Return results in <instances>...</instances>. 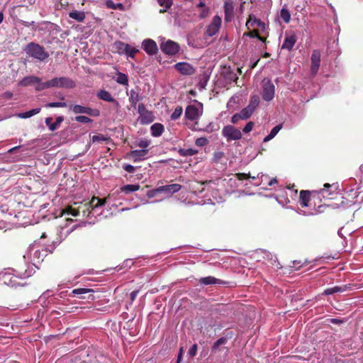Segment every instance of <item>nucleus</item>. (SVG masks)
<instances>
[{"label": "nucleus", "mask_w": 363, "mask_h": 363, "mask_svg": "<svg viewBox=\"0 0 363 363\" xmlns=\"http://www.w3.org/2000/svg\"><path fill=\"white\" fill-rule=\"evenodd\" d=\"M26 50L28 55L40 61H44L49 57L45 49L36 43H30L28 45Z\"/></svg>", "instance_id": "obj_1"}, {"label": "nucleus", "mask_w": 363, "mask_h": 363, "mask_svg": "<svg viewBox=\"0 0 363 363\" xmlns=\"http://www.w3.org/2000/svg\"><path fill=\"white\" fill-rule=\"evenodd\" d=\"M203 114V105L201 103L190 104L185 110V117L190 121H196Z\"/></svg>", "instance_id": "obj_2"}, {"label": "nucleus", "mask_w": 363, "mask_h": 363, "mask_svg": "<svg viewBox=\"0 0 363 363\" xmlns=\"http://www.w3.org/2000/svg\"><path fill=\"white\" fill-rule=\"evenodd\" d=\"M24 259L29 260L33 266L40 264L44 257L43 253L37 247H30L26 254L23 256Z\"/></svg>", "instance_id": "obj_3"}, {"label": "nucleus", "mask_w": 363, "mask_h": 363, "mask_svg": "<svg viewBox=\"0 0 363 363\" xmlns=\"http://www.w3.org/2000/svg\"><path fill=\"white\" fill-rule=\"evenodd\" d=\"M138 111L139 113L138 120L141 124H150L154 121L155 116L152 112L148 111L143 104H140L138 105Z\"/></svg>", "instance_id": "obj_4"}, {"label": "nucleus", "mask_w": 363, "mask_h": 363, "mask_svg": "<svg viewBox=\"0 0 363 363\" xmlns=\"http://www.w3.org/2000/svg\"><path fill=\"white\" fill-rule=\"evenodd\" d=\"M222 135L228 141L238 140L242 138L241 131L230 125L224 126L222 130Z\"/></svg>", "instance_id": "obj_5"}, {"label": "nucleus", "mask_w": 363, "mask_h": 363, "mask_svg": "<svg viewBox=\"0 0 363 363\" xmlns=\"http://www.w3.org/2000/svg\"><path fill=\"white\" fill-rule=\"evenodd\" d=\"M262 84V98L264 101H270L274 96V85L269 79H264Z\"/></svg>", "instance_id": "obj_6"}, {"label": "nucleus", "mask_w": 363, "mask_h": 363, "mask_svg": "<svg viewBox=\"0 0 363 363\" xmlns=\"http://www.w3.org/2000/svg\"><path fill=\"white\" fill-rule=\"evenodd\" d=\"M32 274H33V269H28L25 270L23 272L17 271L16 277H20L21 279H26V278L30 277L32 275ZM15 277H16V276H15ZM13 278H14V277H13ZM12 279H13V277H10L9 274L6 273L3 276V280L5 284L10 285L11 286H15L18 284L16 282V280H13Z\"/></svg>", "instance_id": "obj_7"}, {"label": "nucleus", "mask_w": 363, "mask_h": 363, "mask_svg": "<svg viewBox=\"0 0 363 363\" xmlns=\"http://www.w3.org/2000/svg\"><path fill=\"white\" fill-rule=\"evenodd\" d=\"M160 48L164 53L173 55L179 52V45L177 43L171 40H168L160 45Z\"/></svg>", "instance_id": "obj_8"}, {"label": "nucleus", "mask_w": 363, "mask_h": 363, "mask_svg": "<svg viewBox=\"0 0 363 363\" xmlns=\"http://www.w3.org/2000/svg\"><path fill=\"white\" fill-rule=\"evenodd\" d=\"M70 108L76 114L85 113V114L91 116H95V117L99 116L100 114L99 111L97 109H93L89 107L83 106L81 105L71 106Z\"/></svg>", "instance_id": "obj_9"}, {"label": "nucleus", "mask_w": 363, "mask_h": 363, "mask_svg": "<svg viewBox=\"0 0 363 363\" xmlns=\"http://www.w3.org/2000/svg\"><path fill=\"white\" fill-rule=\"evenodd\" d=\"M149 150H135L128 152L126 157L134 162H140L147 157Z\"/></svg>", "instance_id": "obj_10"}, {"label": "nucleus", "mask_w": 363, "mask_h": 363, "mask_svg": "<svg viewBox=\"0 0 363 363\" xmlns=\"http://www.w3.org/2000/svg\"><path fill=\"white\" fill-rule=\"evenodd\" d=\"M220 25L221 18L219 16H215L213 18L211 23L207 27L206 34L208 36H213L216 35L218 32L220 28Z\"/></svg>", "instance_id": "obj_11"}, {"label": "nucleus", "mask_w": 363, "mask_h": 363, "mask_svg": "<svg viewBox=\"0 0 363 363\" xmlns=\"http://www.w3.org/2000/svg\"><path fill=\"white\" fill-rule=\"evenodd\" d=\"M105 203H106V199H101L98 197H93L91 199V202L89 203V204L88 206L84 205V207H86V209H84L82 211L84 215L89 216V213H91L90 208H91V210H94L95 208H97L98 207L104 206L105 204Z\"/></svg>", "instance_id": "obj_12"}, {"label": "nucleus", "mask_w": 363, "mask_h": 363, "mask_svg": "<svg viewBox=\"0 0 363 363\" xmlns=\"http://www.w3.org/2000/svg\"><path fill=\"white\" fill-rule=\"evenodd\" d=\"M311 72L315 75L319 69L320 63V53L318 50H313L311 57Z\"/></svg>", "instance_id": "obj_13"}, {"label": "nucleus", "mask_w": 363, "mask_h": 363, "mask_svg": "<svg viewBox=\"0 0 363 363\" xmlns=\"http://www.w3.org/2000/svg\"><path fill=\"white\" fill-rule=\"evenodd\" d=\"M174 67L184 75H191L195 72V69L188 62H178L174 65Z\"/></svg>", "instance_id": "obj_14"}, {"label": "nucleus", "mask_w": 363, "mask_h": 363, "mask_svg": "<svg viewBox=\"0 0 363 363\" xmlns=\"http://www.w3.org/2000/svg\"><path fill=\"white\" fill-rule=\"evenodd\" d=\"M182 189V186L179 184H173L165 186H161L157 188V191L160 193H164L167 196H169L172 194L178 192Z\"/></svg>", "instance_id": "obj_15"}, {"label": "nucleus", "mask_w": 363, "mask_h": 363, "mask_svg": "<svg viewBox=\"0 0 363 363\" xmlns=\"http://www.w3.org/2000/svg\"><path fill=\"white\" fill-rule=\"evenodd\" d=\"M60 88V77H55L50 80H48L42 84H39L36 86L35 89L38 91H42L48 88Z\"/></svg>", "instance_id": "obj_16"}, {"label": "nucleus", "mask_w": 363, "mask_h": 363, "mask_svg": "<svg viewBox=\"0 0 363 363\" xmlns=\"http://www.w3.org/2000/svg\"><path fill=\"white\" fill-rule=\"evenodd\" d=\"M142 48L148 55L155 54L157 51L156 43L151 39H146L143 40Z\"/></svg>", "instance_id": "obj_17"}, {"label": "nucleus", "mask_w": 363, "mask_h": 363, "mask_svg": "<svg viewBox=\"0 0 363 363\" xmlns=\"http://www.w3.org/2000/svg\"><path fill=\"white\" fill-rule=\"evenodd\" d=\"M225 21H230L234 16V5L232 1L226 0L224 3Z\"/></svg>", "instance_id": "obj_18"}, {"label": "nucleus", "mask_w": 363, "mask_h": 363, "mask_svg": "<svg viewBox=\"0 0 363 363\" xmlns=\"http://www.w3.org/2000/svg\"><path fill=\"white\" fill-rule=\"evenodd\" d=\"M40 79L35 76H28L24 77L22 80L18 82V85L21 86H27L28 85L36 84V86L39 84H42Z\"/></svg>", "instance_id": "obj_19"}, {"label": "nucleus", "mask_w": 363, "mask_h": 363, "mask_svg": "<svg viewBox=\"0 0 363 363\" xmlns=\"http://www.w3.org/2000/svg\"><path fill=\"white\" fill-rule=\"evenodd\" d=\"M63 121H64L63 116H58L56 118L55 122L52 123V118L48 117V118H45V124L49 128L50 130L54 131V130H55L56 129L58 128V127L60 126V123Z\"/></svg>", "instance_id": "obj_20"}, {"label": "nucleus", "mask_w": 363, "mask_h": 363, "mask_svg": "<svg viewBox=\"0 0 363 363\" xmlns=\"http://www.w3.org/2000/svg\"><path fill=\"white\" fill-rule=\"evenodd\" d=\"M296 40L297 38L295 35L286 36L282 44L281 48L287 50H291L294 46Z\"/></svg>", "instance_id": "obj_21"}, {"label": "nucleus", "mask_w": 363, "mask_h": 363, "mask_svg": "<svg viewBox=\"0 0 363 363\" xmlns=\"http://www.w3.org/2000/svg\"><path fill=\"white\" fill-rule=\"evenodd\" d=\"M76 84L74 80L66 77H60V88L72 89L75 87Z\"/></svg>", "instance_id": "obj_22"}, {"label": "nucleus", "mask_w": 363, "mask_h": 363, "mask_svg": "<svg viewBox=\"0 0 363 363\" xmlns=\"http://www.w3.org/2000/svg\"><path fill=\"white\" fill-rule=\"evenodd\" d=\"M97 96L101 99V100H104V101H108V102H113L116 104V105L117 106H119L118 104V102L117 101H116L113 96H111V94L106 91V90H100L98 93H97Z\"/></svg>", "instance_id": "obj_23"}, {"label": "nucleus", "mask_w": 363, "mask_h": 363, "mask_svg": "<svg viewBox=\"0 0 363 363\" xmlns=\"http://www.w3.org/2000/svg\"><path fill=\"white\" fill-rule=\"evenodd\" d=\"M199 282L203 285L223 284L225 282L213 277H206L201 278Z\"/></svg>", "instance_id": "obj_24"}, {"label": "nucleus", "mask_w": 363, "mask_h": 363, "mask_svg": "<svg viewBox=\"0 0 363 363\" xmlns=\"http://www.w3.org/2000/svg\"><path fill=\"white\" fill-rule=\"evenodd\" d=\"M164 125L159 123H154L150 127L151 135L153 137L160 136L162 134V133L164 132Z\"/></svg>", "instance_id": "obj_25"}, {"label": "nucleus", "mask_w": 363, "mask_h": 363, "mask_svg": "<svg viewBox=\"0 0 363 363\" xmlns=\"http://www.w3.org/2000/svg\"><path fill=\"white\" fill-rule=\"evenodd\" d=\"M113 48L116 52L120 55H123L125 54L127 51V48H128V44L121 41H117L114 43Z\"/></svg>", "instance_id": "obj_26"}, {"label": "nucleus", "mask_w": 363, "mask_h": 363, "mask_svg": "<svg viewBox=\"0 0 363 363\" xmlns=\"http://www.w3.org/2000/svg\"><path fill=\"white\" fill-rule=\"evenodd\" d=\"M255 26L264 28V23H263L260 20L256 18L255 16H250L249 19L246 23V26L247 28H250V27H253Z\"/></svg>", "instance_id": "obj_27"}, {"label": "nucleus", "mask_w": 363, "mask_h": 363, "mask_svg": "<svg viewBox=\"0 0 363 363\" xmlns=\"http://www.w3.org/2000/svg\"><path fill=\"white\" fill-rule=\"evenodd\" d=\"M69 16L78 22H83L86 17L84 11H79L77 10L69 12Z\"/></svg>", "instance_id": "obj_28"}, {"label": "nucleus", "mask_w": 363, "mask_h": 363, "mask_svg": "<svg viewBox=\"0 0 363 363\" xmlns=\"http://www.w3.org/2000/svg\"><path fill=\"white\" fill-rule=\"evenodd\" d=\"M282 128V125L281 124H279V125H276L275 127H274L269 134L268 135H267L263 141L264 143H267L269 141H270L271 140H272L277 135V133L279 132V130Z\"/></svg>", "instance_id": "obj_29"}, {"label": "nucleus", "mask_w": 363, "mask_h": 363, "mask_svg": "<svg viewBox=\"0 0 363 363\" xmlns=\"http://www.w3.org/2000/svg\"><path fill=\"white\" fill-rule=\"evenodd\" d=\"M40 108H33L26 112L20 113L17 114V116L20 118H28L35 116L40 112Z\"/></svg>", "instance_id": "obj_30"}, {"label": "nucleus", "mask_w": 363, "mask_h": 363, "mask_svg": "<svg viewBox=\"0 0 363 363\" xmlns=\"http://www.w3.org/2000/svg\"><path fill=\"white\" fill-rule=\"evenodd\" d=\"M345 290H346V286H334V287H332V288L326 289L323 291V294H324V295H325V296H328V295L333 294H335V293H341V292H344Z\"/></svg>", "instance_id": "obj_31"}, {"label": "nucleus", "mask_w": 363, "mask_h": 363, "mask_svg": "<svg viewBox=\"0 0 363 363\" xmlns=\"http://www.w3.org/2000/svg\"><path fill=\"white\" fill-rule=\"evenodd\" d=\"M280 18L286 23H289L291 21V13L286 5H284L280 11Z\"/></svg>", "instance_id": "obj_32"}, {"label": "nucleus", "mask_w": 363, "mask_h": 363, "mask_svg": "<svg viewBox=\"0 0 363 363\" xmlns=\"http://www.w3.org/2000/svg\"><path fill=\"white\" fill-rule=\"evenodd\" d=\"M332 187V186L329 184H325L324 188L320 190V193L322 194L323 197H327L328 199H333L334 194H335V191H329L328 189Z\"/></svg>", "instance_id": "obj_33"}, {"label": "nucleus", "mask_w": 363, "mask_h": 363, "mask_svg": "<svg viewBox=\"0 0 363 363\" xmlns=\"http://www.w3.org/2000/svg\"><path fill=\"white\" fill-rule=\"evenodd\" d=\"M310 200V195L306 191H301L300 193V204L303 207L308 206V203Z\"/></svg>", "instance_id": "obj_34"}, {"label": "nucleus", "mask_w": 363, "mask_h": 363, "mask_svg": "<svg viewBox=\"0 0 363 363\" xmlns=\"http://www.w3.org/2000/svg\"><path fill=\"white\" fill-rule=\"evenodd\" d=\"M140 189V185L138 184H126L121 188V192L125 194H129L130 192H134Z\"/></svg>", "instance_id": "obj_35"}, {"label": "nucleus", "mask_w": 363, "mask_h": 363, "mask_svg": "<svg viewBox=\"0 0 363 363\" xmlns=\"http://www.w3.org/2000/svg\"><path fill=\"white\" fill-rule=\"evenodd\" d=\"M141 99H142V97L140 96V94L137 91H135L133 89L130 90V101L134 107H135L138 102L140 101Z\"/></svg>", "instance_id": "obj_36"}, {"label": "nucleus", "mask_w": 363, "mask_h": 363, "mask_svg": "<svg viewBox=\"0 0 363 363\" xmlns=\"http://www.w3.org/2000/svg\"><path fill=\"white\" fill-rule=\"evenodd\" d=\"M106 6H107V8L114 9V10H116V9L121 10V11L124 10V6L122 4H121V3L115 4L111 0H107L106 1Z\"/></svg>", "instance_id": "obj_37"}, {"label": "nucleus", "mask_w": 363, "mask_h": 363, "mask_svg": "<svg viewBox=\"0 0 363 363\" xmlns=\"http://www.w3.org/2000/svg\"><path fill=\"white\" fill-rule=\"evenodd\" d=\"M259 104V97L257 95L252 96L247 107L255 111V108Z\"/></svg>", "instance_id": "obj_38"}, {"label": "nucleus", "mask_w": 363, "mask_h": 363, "mask_svg": "<svg viewBox=\"0 0 363 363\" xmlns=\"http://www.w3.org/2000/svg\"><path fill=\"white\" fill-rule=\"evenodd\" d=\"M253 112L254 111L252 109H250L249 107L247 106V107L244 108L239 113V114L240 115L242 120H246V119L249 118L252 116Z\"/></svg>", "instance_id": "obj_39"}, {"label": "nucleus", "mask_w": 363, "mask_h": 363, "mask_svg": "<svg viewBox=\"0 0 363 363\" xmlns=\"http://www.w3.org/2000/svg\"><path fill=\"white\" fill-rule=\"evenodd\" d=\"M116 82L120 84L127 85L128 82V76L122 72H118Z\"/></svg>", "instance_id": "obj_40"}, {"label": "nucleus", "mask_w": 363, "mask_h": 363, "mask_svg": "<svg viewBox=\"0 0 363 363\" xmlns=\"http://www.w3.org/2000/svg\"><path fill=\"white\" fill-rule=\"evenodd\" d=\"M110 138L108 137L101 134L95 135L91 138L92 143H102L108 142Z\"/></svg>", "instance_id": "obj_41"}, {"label": "nucleus", "mask_w": 363, "mask_h": 363, "mask_svg": "<svg viewBox=\"0 0 363 363\" xmlns=\"http://www.w3.org/2000/svg\"><path fill=\"white\" fill-rule=\"evenodd\" d=\"M179 153L182 156H192L198 153V150L192 149V148H188V149H180L179 150Z\"/></svg>", "instance_id": "obj_42"}, {"label": "nucleus", "mask_w": 363, "mask_h": 363, "mask_svg": "<svg viewBox=\"0 0 363 363\" xmlns=\"http://www.w3.org/2000/svg\"><path fill=\"white\" fill-rule=\"evenodd\" d=\"M157 1L161 6L164 7V9L160 10V13L165 12L172 5V0H157Z\"/></svg>", "instance_id": "obj_43"}, {"label": "nucleus", "mask_w": 363, "mask_h": 363, "mask_svg": "<svg viewBox=\"0 0 363 363\" xmlns=\"http://www.w3.org/2000/svg\"><path fill=\"white\" fill-rule=\"evenodd\" d=\"M93 291H94L92 289H90L79 288V289H74L72 291V294L74 296H82L83 294H87V293H89V292H93Z\"/></svg>", "instance_id": "obj_44"}, {"label": "nucleus", "mask_w": 363, "mask_h": 363, "mask_svg": "<svg viewBox=\"0 0 363 363\" xmlns=\"http://www.w3.org/2000/svg\"><path fill=\"white\" fill-rule=\"evenodd\" d=\"M183 109L181 106H177L171 115V119L173 121L177 120L182 114Z\"/></svg>", "instance_id": "obj_45"}, {"label": "nucleus", "mask_w": 363, "mask_h": 363, "mask_svg": "<svg viewBox=\"0 0 363 363\" xmlns=\"http://www.w3.org/2000/svg\"><path fill=\"white\" fill-rule=\"evenodd\" d=\"M139 52V50L137 48L133 47L128 44V48H127V51L125 55L128 57L133 58L136 53Z\"/></svg>", "instance_id": "obj_46"}, {"label": "nucleus", "mask_w": 363, "mask_h": 363, "mask_svg": "<svg viewBox=\"0 0 363 363\" xmlns=\"http://www.w3.org/2000/svg\"><path fill=\"white\" fill-rule=\"evenodd\" d=\"M218 129V127L216 126L213 123H209L204 128L199 129V130H202L206 133H212L215 130H217Z\"/></svg>", "instance_id": "obj_47"}, {"label": "nucleus", "mask_w": 363, "mask_h": 363, "mask_svg": "<svg viewBox=\"0 0 363 363\" xmlns=\"http://www.w3.org/2000/svg\"><path fill=\"white\" fill-rule=\"evenodd\" d=\"M63 214L71 215L72 216H77L79 215V209H74L68 207L63 211Z\"/></svg>", "instance_id": "obj_48"}, {"label": "nucleus", "mask_w": 363, "mask_h": 363, "mask_svg": "<svg viewBox=\"0 0 363 363\" xmlns=\"http://www.w3.org/2000/svg\"><path fill=\"white\" fill-rule=\"evenodd\" d=\"M67 106L65 102H50L45 105L48 108H64Z\"/></svg>", "instance_id": "obj_49"}, {"label": "nucleus", "mask_w": 363, "mask_h": 363, "mask_svg": "<svg viewBox=\"0 0 363 363\" xmlns=\"http://www.w3.org/2000/svg\"><path fill=\"white\" fill-rule=\"evenodd\" d=\"M150 142L147 139H142L138 143V146L142 148L141 150H148Z\"/></svg>", "instance_id": "obj_50"}, {"label": "nucleus", "mask_w": 363, "mask_h": 363, "mask_svg": "<svg viewBox=\"0 0 363 363\" xmlns=\"http://www.w3.org/2000/svg\"><path fill=\"white\" fill-rule=\"evenodd\" d=\"M208 140L206 138H199L196 140L195 144L199 147H203L208 144Z\"/></svg>", "instance_id": "obj_51"}, {"label": "nucleus", "mask_w": 363, "mask_h": 363, "mask_svg": "<svg viewBox=\"0 0 363 363\" xmlns=\"http://www.w3.org/2000/svg\"><path fill=\"white\" fill-rule=\"evenodd\" d=\"M75 121L82 123H88L91 121V120L85 116H78L75 117Z\"/></svg>", "instance_id": "obj_52"}, {"label": "nucleus", "mask_w": 363, "mask_h": 363, "mask_svg": "<svg viewBox=\"0 0 363 363\" xmlns=\"http://www.w3.org/2000/svg\"><path fill=\"white\" fill-rule=\"evenodd\" d=\"M227 342V339L225 337H221L218 339L213 345V349L216 350L219 347L220 345H225Z\"/></svg>", "instance_id": "obj_53"}, {"label": "nucleus", "mask_w": 363, "mask_h": 363, "mask_svg": "<svg viewBox=\"0 0 363 363\" xmlns=\"http://www.w3.org/2000/svg\"><path fill=\"white\" fill-rule=\"evenodd\" d=\"M247 35L251 38H257L262 42L264 41V38L261 37L257 30H252V31L248 33Z\"/></svg>", "instance_id": "obj_54"}, {"label": "nucleus", "mask_w": 363, "mask_h": 363, "mask_svg": "<svg viewBox=\"0 0 363 363\" xmlns=\"http://www.w3.org/2000/svg\"><path fill=\"white\" fill-rule=\"evenodd\" d=\"M237 177H238V179L239 180L247 179H249V178H252V179H255L256 178L255 177H252L250 174H245V173L237 174Z\"/></svg>", "instance_id": "obj_55"}, {"label": "nucleus", "mask_w": 363, "mask_h": 363, "mask_svg": "<svg viewBox=\"0 0 363 363\" xmlns=\"http://www.w3.org/2000/svg\"><path fill=\"white\" fill-rule=\"evenodd\" d=\"M253 127H254V123L251 122V121L248 122L246 124V125L244 127L243 132L245 133H250L252 130Z\"/></svg>", "instance_id": "obj_56"}, {"label": "nucleus", "mask_w": 363, "mask_h": 363, "mask_svg": "<svg viewBox=\"0 0 363 363\" xmlns=\"http://www.w3.org/2000/svg\"><path fill=\"white\" fill-rule=\"evenodd\" d=\"M196 352H197V345L196 344L193 345L190 349L189 350V352H188V354L191 356V357H194L196 355Z\"/></svg>", "instance_id": "obj_57"}, {"label": "nucleus", "mask_w": 363, "mask_h": 363, "mask_svg": "<svg viewBox=\"0 0 363 363\" xmlns=\"http://www.w3.org/2000/svg\"><path fill=\"white\" fill-rule=\"evenodd\" d=\"M123 168L129 173H133L135 170V167L131 164H125Z\"/></svg>", "instance_id": "obj_58"}, {"label": "nucleus", "mask_w": 363, "mask_h": 363, "mask_svg": "<svg viewBox=\"0 0 363 363\" xmlns=\"http://www.w3.org/2000/svg\"><path fill=\"white\" fill-rule=\"evenodd\" d=\"M209 13V9L208 8H203L201 10V13L199 14L200 18H205L208 16Z\"/></svg>", "instance_id": "obj_59"}, {"label": "nucleus", "mask_w": 363, "mask_h": 363, "mask_svg": "<svg viewBox=\"0 0 363 363\" xmlns=\"http://www.w3.org/2000/svg\"><path fill=\"white\" fill-rule=\"evenodd\" d=\"M160 191H157V188L153 190L149 191L147 194V196L148 198H153L157 194H160Z\"/></svg>", "instance_id": "obj_60"}, {"label": "nucleus", "mask_w": 363, "mask_h": 363, "mask_svg": "<svg viewBox=\"0 0 363 363\" xmlns=\"http://www.w3.org/2000/svg\"><path fill=\"white\" fill-rule=\"evenodd\" d=\"M240 120H242L241 119V116L238 113H235L234 114L232 118H231V122L233 123H237Z\"/></svg>", "instance_id": "obj_61"}, {"label": "nucleus", "mask_w": 363, "mask_h": 363, "mask_svg": "<svg viewBox=\"0 0 363 363\" xmlns=\"http://www.w3.org/2000/svg\"><path fill=\"white\" fill-rule=\"evenodd\" d=\"M138 291L135 290V291H133L130 293V299H131V301H133L137 296H138Z\"/></svg>", "instance_id": "obj_62"}, {"label": "nucleus", "mask_w": 363, "mask_h": 363, "mask_svg": "<svg viewBox=\"0 0 363 363\" xmlns=\"http://www.w3.org/2000/svg\"><path fill=\"white\" fill-rule=\"evenodd\" d=\"M13 96V94L9 91H6L4 94V97L6 99H11Z\"/></svg>", "instance_id": "obj_63"}, {"label": "nucleus", "mask_w": 363, "mask_h": 363, "mask_svg": "<svg viewBox=\"0 0 363 363\" xmlns=\"http://www.w3.org/2000/svg\"><path fill=\"white\" fill-rule=\"evenodd\" d=\"M331 322H332L333 323L338 324V323H342V321L341 320H339V319H337V318H333V319L331 320Z\"/></svg>", "instance_id": "obj_64"}]
</instances>
